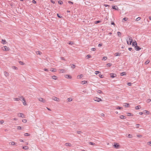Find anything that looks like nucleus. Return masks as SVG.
I'll return each instance as SVG.
<instances>
[{
  "mask_svg": "<svg viewBox=\"0 0 151 151\" xmlns=\"http://www.w3.org/2000/svg\"><path fill=\"white\" fill-rule=\"evenodd\" d=\"M127 43L128 45H131L132 41V39L131 37L128 36L126 39Z\"/></svg>",
  "mask_w": 151,
  "mask_h": 151,
  "instance_id": "f257e3e1",
  "label": "nucleus"
},
{
  "mask_svg": "<svg viewBox=\"0 0 151 151\" xmlns=\"http://www.w3.org/2000/svg\"><path fill=\"white\" fill-rule=\"evenodd\" d=\"M17 115L19 117H22V118H24V115L23 113H18L17 114Z\"/></svg>",
  "mask_w": 151,
  "mask_h": 151,
  "instance_id": "f03ea898",
  "label": "nucleus"
},
{
  "mask_svg": "<svg viewBox=\"0 0 151 151\" xmlns=\"http://www.w3.org/2000/svg\"><path fill=\"white\" fill-rule=\"evenodd\" d=\"M93 99L95 101H96L97 102H99L100 101H101V99L96 97L94 98Z\"/></svg>",
  "mask_w": 151,
  "mask_h": 151,
  "instance_id": "7ed1b4c3",
  "label": "nucleus"
},
{
  "mask_svg": "<svg viewBox=\"0 0 151 151\" xmlns=\"http://www.w3.org/2000/svg\"><path fill=\"white\" fill-rule=\"evenodd\" d=\"M4 49H3L4 51H8L9 50V48L6 46L3 47Z\"/></svg>",
  "mask_w": 151,
  "mask_h": 151,
  "instance_id": "20e7f679",
  "label": "nucleus"
},
{
  "mask_svg": "<svg viewBox=\"0 0 151 151\" xmlns=\"http://www.w3.org/2000/svg\"><path fill=\"white\" fill-rule=\"evenodd\" d=\"M135 49L137 50H139L141 48L139 46H137V45L135 46Z\"/></svg>",
  "mask_w": 151,
  "mask_h": 151,
  "instance_id": "39448f33",
  "label": "nucleus"
},
{
  "mask_svg": "<svg viewBox=\"0 0 151 151\" xmlns=\"http://www.w3.org/2000/svg\"><path fill=\"white\" fill-rule=\"evenodd\" d=\"M114 146L116 148H118L119 147V145H118L116 143H115Z\"/></svg>",
  "mask_w": 151,
  "mask_h": 151,
  "instance_id": "423d86ee",
  "label": "nucleus"
},
{
  "mask_svg": "<svg viewBox=\"0 0 151 151\" xmlns=\"http://www.w3.org/2000/svg\"><path fill=\"white\" fill-rule=\"evenodd\" d=\"M52 99L53 100L56 101H58L59 100V99L58 98L55 97H52Z\"/></svg>",
  "mask_w": 151,
  "mask_h": 151,
  "instance_id": "0eeeda50",
  "label": "nucleus"
},
{
  "mask_svg": "<svg viewBox=\"0 0 151 151\" xmlns=\"http://www.w3.org/2000/svg\"><path fill=\"white\" fill-rule=\"evenodd\" d=\"M65 77L66 78L71 79L72 78V77L69 75H65Z\"/></svg>",
  "mask_w": 151,
  "mask_h": 151,
  "instance_id": "6e6552de",
  "label": "nucleus"
},
{
  "mask_svg": "<svg viewBox=\"0 0 151 151\" xmlns=\"http://www.w3.org/2000/svg\"><path fill=\"white\" fill-rule=\"evenodd\" d=\"M22 101H23V103L24 105H26V103L25 100V99L23 97H22Z\"/></svg>",
  "mask_w": 151,
  "mask_h": 151,
  "instance_id": "1a4fd4ad",
  "label": "nucleus"
},
{
  "mask_svg": "<svg viewBox=\"0 0 151 151\" xmlns=\"http://www.w3.org/2000/svg\"><path fill=\"white\" fill-rule=\"evenodd\" d=\"M4 74L5 76L6 77H7L9 76V74L6 71L4 72Z\"/></svg>",
  "mask_w": 151,
  "mask_h": 151,
  "instance_id": "9d476101",
  "label": "nucleus"
},
{
  "mask_svg": "<svg viewBox=\"0 0 151 151\" xmlns=\"http://www.w3.org/2000/svg\"><path fill=\"white\" fill-rule=\"evenodd\" d=\"M40 101L42 102H45V101L42 98H40L38 99Z\"/></svg>",
  "mask_w": 151,
  "mask_h": 151,
  "instance_id": "9b49d317",
  "label": "nucleus"
},
{
  "mask_svg": "<svg viewBox=\"0 0 151 151\" xmlns=\"http://www.w3.org/2000/svg\"><path fill=\"white\" fill-rule=\"evenodd\" d=\"M65 145L66 146H71V143H66L65 144Z\"/></svg>",
  "mask_w": 151,
  "mask_h": 151,
  "instance_id": "f8f14e48",
  "label": "nucleus"
},
{
  "mask_svg": "<svg viewBox=\"0 0 151 151\" xmlns=\"http://www.w3.org/2000/svg\"><path fill=\"white\" fill-rule=\"evenodd\" d=\"M141 108V106L140 105L136 106L135 107V109L136 110L139 109Z\"/></svg>",
  "mask_w": 151,
  "mask_h": 151,
  "instance_id": "ddd939ff",
  "label": "nucleus"
},
{
  "mask_svg": "<svg viewBox=\"0 0 151 151\" xmlns=\"http://www.w3.org/2000/svg\"><path fill=\"white\" fill-rule=\"evenodd\" d=\"M112 8L113 9L116 10H118L119 9L116 6H112Z\"/></svg>",
  "mask_w": 151,
  "mask_h": 151,
  "instance_id": "4468645a",
  "label": "nucleus"
},
{
  "mask_svg": "<svg viewBox=\"0 0 151 151\" xmlns=\"http://www.w3.org/2000/svg\"><path fill=\"white\" fill-rule=\"evenodd\" d=\"M137 45V43L136 41H134V42H133L132 43V46H135V45Z\"/></svg>",
  "mask_w": 151,
  "mask_h": 151,
  "instance_id": "2eb2a0df",
  "label": "nucleus"
},
{
  "mask_svg": "<svg viewBox=\"0 0 151 151\" xmlns=\"http://www.w3.org/2000/svg\"><path fill=\"white\" fill-rule=\"evenodd\" d=\"M23 149L24 150H28L29 148L28 146H24L22 147Z\"/></svg>",
  "mask_w": 151,
  "mask_h": 151,
  "instance_id": "dca6fc26",
  "label": "nucleus"
},
{
  "mask_svg": "<svg viewBox=\"0 0 151 151\" xmlns=\"http://www.w3.org/2000/svg\"><path fill=\"white\" fill-rule=\"evenodd\" d=\"M52 78L54 80H57V77L56 76H52Z\"/></svg>",
  "mask_w": 151,
  "mask_h": 151,
  "instance_id": "f3484780",
  "label": "nucleus"
},
{
  "mask_svg": "<svg viewBox=\"0 0 151 151\" xmlns=\"http://www.w3.org/2000/svg\"><path fill=\"white\" fill-rule=\"evenodd\" d=\"M121 53H116L115 54V56H119L120 55H121Z\"/></svg>",
  "mask_w": 151,
  "mask_h": 151,
  "instance_id": "a211bd4d",
  "label": "nucleus"
},
{
  "mask_svg": "<svg viewBox=\"0 0 151 151\" xmlns=\"http://www.w3.org/2000/svg\"><path fill=\"white\" fill-rule=\"evenodd\" d=\"M116 74H114L113 73L111 74V77L112 78H113L115 77Z\"/></svg>",
  "mask_w": 151,
  "mask_h": 151,
  "instance_id": "6ab92c4d",
  "label": "nucleus"
},
{
  "mask_svg": "<svg viewBox=\"0 0 151 151\" xmlns=\"http://www.w3.org/2000/svg\"><path fill=\"white\" fill-rule=\"evenodd\" d=\"M9 144L12 145H15V143L14 142H11L9 143Z\"/></svg>",
  "mask_w": 151,
  "mask_h": 151,
  "instance_id": "aec40b11",
  "label": "nucleus"
},
{
  "mask_svg": "<svg viewBox=\"0 0 151 151\" xmlns=\"http://www.w3.org/2000/svg\"><path fill=\"white\" fill-rule=\"evenodd\" d=\"M126 136L127 137L130 138H131L132 137V135L130 134H128L127 135H126Z\"/></svg>",
  "mask_w": 151,
  "mask_h": 151,
  "instance_id": "412c9836",
  "label": "nucleus"
},
{
  "mask_svg": "<svg viewBox=\"0 0 151 151\" xmlns=\"http://www.w3.org/2000/svg\"><path fill=\"white\" fill-rule=\"evenodd\" d=\"M14 101H19L20 100V99L18 98H14Z\"/></svg>",
  "mask_w": 151,
  "mask_h": 151,
  "instance_id": "4be33fe9",
  "label": "nucleus"
},
{
  "mask_svg": "<svg viewBox=\"0 0 151 151\" xmlns=\"http://www.w3.org/2000/svg\"><path fill=\"white\" fill-rule=\"evenodd\" d=\"M126 74L125 73V72H124L121 73H120V75L121 76L125 75Z\"/></svg>",
  "mask_w": 151,
  "mask_h": 151,
  "instance_id": "5701e85b",
  "label": "nucleus"
},
{
  "mask_svg": "<svg viewBox=\"0 0 151 151\" xmlns=\"http://www.w3.org/2000/svg\"><path fill=\"white\" fill-rule=\"evenodd\" d=\"M97 92L98 93H102V91H101L100 90H97Z\"/></svg>",
  "mask_w": 151,
  "mask_h": 151,
  "instance_id": "b1692460",
  "label": "nucleus"
},
{
  "mask_svg": "<svg viewBox=\"0 0 151 151\" xmlns=\"http://www.w3.org/2000/svg\"><path fill=\"white\" fill-rule=\"evenodd\" d=\"M120 118L121 119H124L125 118V117L124 116L122 115L120 116Z\"/></svg>",
  "mask_w": 151,
  "mask_h": 151,
  "instance_id": "393cba45",
  "label": "nucleus"
},
{
  "mask_svg": "<svg viewBox=\"0 0 151 151\" xmlns=\"http://www.w3.org/2000/svg\"><path fill=\"white\" fill-rule=\"evenodd\" d=\"M150 62V61L148 60H147L145 63V65H147Z\"/></svg>",
  "mask_w": 151,
  "mask_h": 151,
  "instance_id": "a878e982",
  "label": "nucleus"
},
{
  "mask_svg": "<svg viewBox=\"0 0 151 151\" xmlns=\"http://www.w3.org/2000/svg\"><path fill=\"white\" fill-rule=\"evenodd\" d=\"M67 100H68V101L70 102V101H72V99L71 98H68L67 99Z\"/></svg>",
  "mask_w": 151,
  "mask_h": 151,
  "instance_id": "bb28decb",
  "label": "nucleus"
},
{
  "mask_svg": "<svg viewBox=\"0 0 151 151\" xmlns=\"http://www.w3.org/2000/svg\"><path fill=\"white\" fill-rule=\"evenodd\" d=\"M64 70L63 69H62L60 70V72L61 73H63L64 72Z\"/></svg>",
  "mask_w": 151,
  "mask_h": 151,
  "instance_id": "cd10ccee",
  "label": "nucleus"
},
{
  "mask_svg": "<svg viewBox=\"0 0 151 151\" xmlns=\"http://www.w3.org/2000/svg\"><path fill=\"white\" fill-rule=\"evenodd\" d=\"M30 135V134L28 133H26L24 134V136H29Z\"/></svg>",
  "mask_w": 151,
  "mask_h": 151,
  "instance_id": "c85d7f7f",
  "label": "nucleus"
},
{
  "mask_svg": "<svg viewBox=\"0 0 151 151\" xmlns=\"http://www.w3.org/2000/svg\"><path fill=\"white\" fill-rule=\"evenodd\" d=\"M87 83V81H82V83L83 84H85Z\"/></svg>",
  "mask_w": 151,
  "mask_h": 151,
  "instance_id": "c756f323",
  "label": "nucleus"
},
{
  "mask_svg": "<svg viewBox=\"0 0 151 151\" xmlns=\"http://www.w3.org/2000/svg\"><path fill=\"white\" fill-rule=\"evenodd\" d=\"M2 43L3 44H5V42H6V41L5 40H2Z\"/></svg>",
  "mask_w": 151,
  "mask_h": 151,
  "instance_id": "7c9ffc66",
  "label": "nucleus"
},
{
  "mask_svg": "<svg viewBox=\"0 0 151 151\" xmlns=\"http://www.w3.org/2000/svg\"><path fill=\"white\" fill-rule=\"evenodd\" d=\"M117 35L119 37H120V35H121V33L120 32H117Z\"/></svg>",
  "mask_w": 151,
  "mask_h": 151,
  "instance_id": "2f4dec72",
  "label": "nucleus"
},
{
  "mask_svg": "<svg viewBox=\"0 0 151 151\" xmlns=\"http://www.w3.org/2000/svg\"><path fill=\"white\" fill-rule=\"evenodd\" d=\"M100 72L98 71H96L95 72V73L97 75Z\"/></svg>",
  "mask_w": 151,
  "mask_h": 151,
  "instance_id": "473e14b6",
  "label": "nucleus"
},
{
  "mask_svg": "<svg viewBox=\"0 0 151 151\" xmlns=\"http://www.w3.org/2000/svg\"><path fill=\"white\" fill-rule=\"evenodd\" d=\"M76 66L72 64L71 66V67L72 68H75Z\"/></svg>",
  "mask_w": 151,
  "mask_h": 151,
  "instance_id": "72a5a7b5",
  "label": "nucleus"
},
{
  "mask_svg": "<svg viewBox=\"0 0 151 151\" xmlns=\"http://www.w3.org/2000/svg\"><path fill=\"white\" fill-rule=\"evenodd\" d=\"M89 144L92 145H94L95 144L94 143L92 142H89Z\"/></svg>",
  "mask_w": 151,
  "mask_h": 151,
  "instance_id": "f704fd0d",
  "label": "nucleus"
},
{
  "mask_svg": "<svg viewBox=\"0 0 151 151\" xmlns=\"http://www.w3.org/2000/svg\"><path fill=\"white\" fill-rule=\"evenodd\" d=\"M22 122H23L25 123L27 122V120L26 119H23L22 120Z\"/></svg>",
  "mask_w": 151,
  "mask_h": 151,
  "instance_id": "c9c22d12",
  "label": "nucleus"
},
{
  "mask_svg": "<svg viewBox=\"0 0 151 151\" xmlns=\"http://www.w3.org/2000/svg\"><path fill=\"white\" fill-rule=\"evenodd\" d=\"M122 107H120V106H117L116 107V109H122Z\"/></svg>",
  "mask_w": 151,
  "mask_h": 151,
  "instance_id": "e433bc0d",
  "label": "nucleus"
},
{
  "mask_svg": "<svg viewBox=\"0 0 151 151\" xmlns=\"http://www.w3.org/2000/svg\"><path fill=\"white\" fill-rule=\"evenodd\" d=\"M96 48H93L91 49V50L92 51H95L96 50Z\"/></svg>",
  "mask_w": 151,
  "mask_h": 151,
  "instance_id": "4c0bfd02",
  "label": "nucleus"
},
{
  "mask_svg": "<svg viewBox=\"0 0 151 151\" xmlns=\"http://www.w3.org/2000/svg\"><path fill=\"white\" fill-rule=\"evenodd\" d=\"M58 3L59 4H62L63 3V2L61 1H58Z\"/></svg>",
  "mask_w": 151,
  "mask_h": 151,
  "instance_id": "58836bf2",
  "label": "nucleus"
},
{
  "mask_svg": "<svg viewBox=\"0 0 151 151\" xmlns=\"http://www.w3.org/2000/svg\"><path fill=\"white\" fill-rule=\"evenodd\" d=\"M107 59V58L106 57H104L102 59L103 60H106Z\"/></svg>",
  "mask_w": 151,
  "mask_h": 151,
  "instance_id": "ea45409f",
  "label": "nucleus"
},
{
  "mask_svg": "<svg viewBox=\"0 0 151 151\" xmlns=\"http://www.w3.org/2000/svg\"><path fill=\"white\" fill-rule=\"evenodd\" d=\"M106 65L110 67L111 65V64L110 63H108Z\"/></svg>",
  "mask_w": 151,
  "mask_h": 151,
  "instance_id": "a19ab883",
  "label": "nucleus"
},
{
  "mask_svg": "<svg viewBox=\"0 0 151 151\" xmlns=\"http://www.w3.org/2000/svg\"><path fill=\"white\" fill-rule=\"evenodd\" d=\"M127 85L128 86H131L132 85V83H127Z\"/></svg>",
  "mask_w": 151,
  "mask_h": 151,
  "instance_id": "79ce46f5",
  "label": "nucleus"
},
{
  "mask_svg": "<svg viewBox=\"0 0 151 151\" xmlns=\"http://www.w3.org/2000/svg\"><path fill=\"white\" fill-rule=\"evenodd\" d=\"M129 104H128L126 103L125 104V105H124V106L125 107H128L129 106Z\"/></svg>",
  "mask_w": 151,
  "mask_h": 151,
  "instance_id": "37998d69",
  "label": "nucleus"
},
{
  "mask_svg": "<svg viewBox=\"0 0 151 151\" xmlns=\"http://www.w3.org/2000/svg\"><path fill=\"white\" fill-rule=\"evenodd\" d=\"M17 128L19 130H21L22 129L21 127L20 126H18Z\"/></svg>",
  "mask_w": 151,
  "mask_h": 151,
  "instance_id": "c03bdc74",
  "label": "nucleus"
},
{
  "mask_svg": "<svg viewBox=\"0 0 151 151\" xmlns=\"http://www.w3.org/2000/svg\"><path fill=\"white\" fill-rule=\"evenodd\" d=\"M19 63L21 64V65H24V63L21 61H19Z\"/></svg>",
  "mask_w": 151,
  "mask_h": 151,
  "instance_id": "a18cd8bd",
  "label": "nucleus"
},
{
  "mask_svg": "<svg viewBox=\"0 0 151 151\" xmlns=\"http://www.w3.org/2000/svg\"><path fill=\"white\" fill-rule=\"evenodd\" d=\"M78 77H79V78H81V77H82V75H79L78 76Z\"/></svg>",
  "mask_w": 151,
  "mask_h": 151,
  "instance_id": "49530a36",
  "label": "nucleus"
},
{
  "mask_svg": "<svg viewBox=\"0 0 151 151\" xmlns=\"http://www.w3.org/2000/svg\"><path fill=\"white\" fill-rule=\"evenodd\" d=\"M100 22V21H99V20L97 21H96L95 22V24H97V23H99Z\"/></svg>",
  "mask_w": 151,
  "mask_h": 151,
  "instance_id": "de8ad7c7",
  "label": "nucleus"
},
{
  "mask_svg": "<svg viewBox=\"0 0 151 151\" xmlns=\"http://www.w3.org/2000/svg\"><path fill=\"white\" fill-rule=\"evenodd\" d=\"M127 116H131V114H132L130 113H127Z\"/></svg>",
  "mask_w": 151,
  "mask_h": 151,
  "instance_id": "09e8293b",
  "label": "nucleus"
},
{
  "mask_svg": "<svg viewBox=\"0 0 151 151\" xmlns=\"http://www.w3.org/2000/svg\"><path fill=\"white\" fill-rule=\"evenodd\" d=\"M141 18L140 17H138L136 19V21H139V20H140Z\"/></svg>",
  "mask_w": 151,
  "mask_h": 151,
  "instance_id": "8fccbe9b",
  "label": "nucleus"
},
{
  "mask_svg": "<svg viewBox=\"0 0 151 151\" xmlns=\"http://www.w3.org/2000/svg\"><path fill=\"white\" fill-rule=\"evenodd\" d=\"M137 137H142V135H141L138 134L137 135Z\"/></svg>",
  "mask_w": 151,
  "mask_h": 151,
  "instance_id": "3c124183",
  "label": "nucleus"
},
{
  "mask_svg": "<svg viewBox=\"0 0 151 151\" xmlns=\"http://www.w3.org/2000/svg\"><path fill=\"white\" fill-rule=\"evenodd\" d=\"M37 53L39 55H40L41 54V52L40 51H37Z\"/></svg>",
  "mask_w": 151,
  "mask_h": 151,
  "instance_id": "603ef678",
  "label": "nucleus"
},
{
  "mask_svg": "<svg viewBox=\"0 0 151 151\" xmlns=\"http://www.w3.org/2000/svg\"><path fill=\"white\" fill-rule=\"evenodd\" d=\"M77 133L78 134H80L81 133H82V132H81V131H77Z\"/></svg>",
  "mask_w": 151,
  "mask_h": 151,
  "instance_id": "864d4df0",
  "label": "nucleus"
},
{
  "mask_svg": "<svg viewBox=\"0 0 151 151\" xmlns=\"http://www.w3.org/2000/svg\"><path fill=\"white\" fill-rule=\"evenodd\" d=\"M87 57L88 58H91V56L89 55H87Z\"/></svg>",
  "mask_w": 151,
  "mask_h": 151,
  "instance_id": "5fc2aeb1",
  "label": "nucleus"
},
{
  "mask_svg": "<svg viewBox=\"0 0 151 151\" xmlns=\"http://www.w3.org/2000/svg\"><path fill=\"white\" fill-rule=\"evenodd\" d=\"M127 19H128L127 18H124L123 19L125 21H127Z\"/></svg>",
  "mask_w": 151,
  "mask_h": 151,
  "instance_id": "6e6d98bb",
  "label": "nucleus"
},
{
  "mask_svg": "<svg viewBox=\"0 0 151 151\" xmlns=\"http://www.w3.org/2000/svg\"><path fill=\"white\" fill-rule=\"evenodd\" d=\"M4 121L3 120H1L0 121V124H2L4 123Z\"/></svg>",
  "mask_w": 151,
  "mask_h": 151,
  "instance_id": "4d7b16f0",
  "label": "nucleus"
},
{
  "mask_svg": "<svg viewBox=\"0 0 151 151\" xmlns=\"http://www.w3.org/2000/svg\"><path fill=\"white\" fill-rule=\"evenodd\" d=\"M136 127L137 128H138L139 127V126H140V124H136Z\"/></svg>",
  "mask_w": 151,
  "mask_h": 151,
  "instance_id": "13d9d810",
  "label": "nucleus"
},
{
  "mask_svg": "<svg viewBox=\"0 0 151 151\" xmlns=\"http://www.w3.org/2000/svg\"><path fill=\"white\" fill-rule=\"evenodd\" d=\"M32 2L33 3L35 4L36 3V1L35 0H33L32 1Z\"/></svg>",
  "mask_w": 151,
  "mask_h": 151,
  "instance_id": "bf43d9fd",
  "label": "nucleus"
},
{
  "mask_svg": "<svg viewBox=\"0 0 151 151\" xmlns=\"http://www.w3.org/2000/svg\"><path fill=\"white\" fill-rule=\"evenodd\" d=\"M57 16H58V17H59V18H61V17H62L61 16H60L59 15V14H57Z\"/></svg>",
  "mask_w": 151,
  "mask_h": 151,
  "instance_id": "052dcab7",
  "label": "nucleus"
},
{
  "mask_svg": "<svg viewBox=\"0 0 151 151\" xmlns=\"http://www.w3.org/2000/svg\"><path fill=\"white\" fill-rule=\"evenodd\" d=\"M151 101V100L150 99H148L147 100V102L149 103Z\"/></svg>",
  "mask_w": 151,
  "mask_h": 151,
  "instance_id": "680f3d73",
  "label": "nucleus"
},
{
  "mask_svg": "<svg viewBox=\"0 0 151 151\" xmlns=\"http://www.w3.org/2000/svg\"><path fill=\"white\" fill-rule=\"evenodd\" d=\"M51 71H52V72H55V69H52L51 70Z\"/></svg>",
  "mask_w": 151,
  "mask_h": 151,
  "instance_id": "e2e57ef3",
  "label": "nucleus"
},
{
  "mask_svg": "<svg viewBox=\"0 0 151 151\" xmlns=\"http://www.w3.org/2000/svg\"><path fill=\"white\" fill-rule=\"evenodd\" d=\"M44 70L45 71H47L48 70V69H46V68H44Z\"/></svg>",
  "mask_w": 151,
  "mask_h": 151,
  "instance_id": "0e129e2a",
  "label": "nucleus"
},
{
  "mask_svg": "<svg viewBox=\"0 0 151 151\" xmlns=\"http://www.w3.org/2000/svg\"><path fill=\"white\" fill-rule=\"evenodd\" d=\"M69 44L70 45H72L73 44V42H70L69 43Z\"/></svg>",
  "mask_w": 151,
  "mask_h": 151,
  "instance_id": "69168bd1",
  "label": "nucleus"
},
{
  "mask_svg": "<svg viewBox=\"0 0 151 151\" xmlns=\"http://www.w3.org/2000/svg\"><path fill=\"white\" fill-rule=\"evenodd\" d=\"M102 44H99V45H98V46L100 47H101L102 46Z\"/></svg>",
  "mask_w": 151,
  "mask_h": 151,
  "instance_id": "338daca9",
  "label": "nucleus"
},
{
  "mask_svg": "<svg viewBox=\"0 0 151 151\" xmlns=\"http://www.w3.org/2000/svg\"><path fill=\"white\" fill-rule=\"evenodd\" d=\"M13 68L14 69H17V68L15 66H14L13 67Z\"/></svg>",
  "mask_w": 151,
  "mask_h": 151,
  "instance_id": "774afa93",
  "label": "nucleus"
}]
</instances>
